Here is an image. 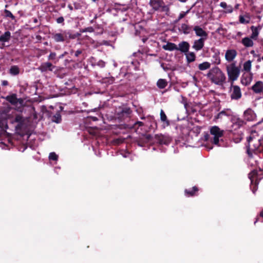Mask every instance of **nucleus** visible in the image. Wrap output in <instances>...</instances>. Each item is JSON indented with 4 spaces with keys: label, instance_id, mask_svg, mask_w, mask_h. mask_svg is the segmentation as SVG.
<instances>
[{
    "label": "nucleus",
    "instance_id": "1",
    "mask_svg": "<svg viewBox=\"0 0 263 263\" xmlns=\"http://www.w3.org/2000/svg\"><path fill=\"white\" fill-rule=\"evenodd\" d=\"M247 141L248 145L247 146V153L249 157L252 158L253 154L257 155L263 153V144L260 139L250 136Z\"/></svg>",
    "mask_w": 263,
    "mask_h": 263
},
{
    "label": "nucleus",
    "instance_id": "2",
    "mask_svg": "<svg viewBox=\"0 0 263 263\" xmlns=\"http://www.w3.org/2000/svg\"><path fill=\"white\" fill-rule=\"evenodd\" d=\"M206 77L212 83L218 85H223L226 80L224 73L219 67L216 66L209 71Z\"/></svg>",
    "mask_w": 263,
    "mask_h": 263
},
{
    "label": "nucleus",
    "instance_id": "3",
    "mask_svg": "<svg viewBox=\"0 0 263 263\" xmlns=\"http://www.w3.org/2000/svg\"><path fill=\"white\" fill-rule=\"evenodd\" d=\"M80 35V33L72 34L66 30H61L60 32L52 33L51 38L57 43H69L70 39H74Z\"/></svg>",
    "mask_w": 263,
    "mask_h": 263
},
{
    "label": "nucleus",
    "instance_id": "4",
    "mask_svg": "<svg viewBox=\"0 0 263 263\" xmlns=\"http://www.w3.org/2000/svg\"><path fill=\"white\" fill-rule=\"evenodd\" d=\"M10 122L12 124H16L15 130L18 135L23 136L21 132L27 127L26 119L22 115L16 114L10 119Z\"/></svg>",
    "mask_w": 263,
    "mask_h": 263
},
{
    "label": "nucleus",
    "instance_id": "5",
    "mask_svg": "<svg viewBox=\"0 0 263 263\" xmlns=\"http://www.w3.org/2000/svg\"><path fill=\"white\" fill-rule=\"evenodd\" d=\"M149 5L154 11L164 12L166 15L170 14V5H165L163 0H149Z\"/></svg>",
    "mask_w": 263,
    "mask_h": 263
},
{
    "label": "nucleus",
    "instance_id": "6",
    "mask_svg": "<svg viewBox=\"0 0 263 263\" xmlns=\"http://www.w3.org/2000/svg\"><path fill=\"white\" fill-rule=\"evenodd\" d=\"M249 178L251 180L250 187L253 193L257 190V185L259 181L262 178V171H259L254 170L249 174Z\"/></svg>",
    "mask_w": 263,
    "mask_h": 263
},
{
    "label": "nucleus",
    "instance_id": "7",
    "mask_svg": "<svg viewBox=\"0 0 263 263\" xmlns=\"http://www.w3.org/2000/svg\"><path fill=\"white\" fill-rule=\"evenodd\" d=\"M210 132L213 136L210 139L211 143L218 146H221L219 143L220 138L223 136L224 130L220 129L217 126H213L210 128Z\"/></svg>",
    "mask_w": 263,
    "mask_h": 263
},
{
    "label": "nucleus",
    "instance_id": "8",
    "mask_svg": "<svg viewBox=\"0 0 263 263\" xmlns=\"http://www.w3.org/2000/svg\"><path fill=\"white\" fill-rule=\"evenodd\" d=\"M227 71L229 78V80L231 82L236 81L239 76L240 69L236 66L235 63H232L230 65L227 66Z\"/></svg>",
    "mask_w": 263,
    "mask_h": 263
},
{
    "label": "nucleus",
    "instance_id": "9",
    "mask_svg": "<svg viewBox=\"0 0 263 263\" xmlns=\"http://www.w3.org/2000/svg\"><path fill=\"white\" fill-rule=\"evenodd\" d=\"M155 139L160 145H168L172 141V138L167 134H159L155 135Z\"/></svg>",
    "mask_w": 263,
    "mask_h": 263
},
{
    "label": "nucleus",
    "instance_id": "10",
    "mask_svg": "<svg viewBox=\"0 0 263 263\" xmlns=\"http://www.w3.org/2000/svg\"><path fill=\"white\" fill-rule=\"evenodd\" d=\"M5 99L11 104L14 106H17L18 105L22 106L24 102V101L22 98H17L15 93L7 96L5 98Z\"/></svg>",
    "mask_w": 263,
    "mask_h": 263
},
{
    "label": "nucleus",
    "instance_id": "11",
    "mask_svg": "<svg viewBox=\"0 0 263 263\" xmlns=\"http://www.w3.org/2000/svg\"><path fill=\"white\" fill-rule=\"evenodd\" d=\"M231 90L232 93L231 98L233 100H238L241 97V92L240 87L237 85H233V82H231Z\"/></svg>",
    "mask_w": 263,
    "mask_h": 263
},
{
    "label": "nucleus",
    "instance_id": "12",
    "mask_svg": "<svg viewBox=\"0 0 263 263\" xmlns=\"http://www.w3.org/2000/svg\"><path fill=\"white\" fill-rule=\"evenodd\" d=\"M193 30L195 32L196 36L200 37L199 39L206 40L208 37V33L199 26H193Z\"/></svg>",
    "mask_w": 263,
    "mask_h": 263
},
{
    "label": "nucleus",
    "instance_id": "13",
    "mask_svg": "<svg viewBox=\"0 0 263 263\" xmlns=\"http://www.w3.org/2000/svg\"><path fill=\"white\" fill-rule=\"evenodd\" d=\"M132 112V111L130 108L125 107L122 108L119 111H117V115L118 118L122 120L129 117Z\"/></svg>",
    "mask_w": 263,
    "mask_h": 263
},
{
    "label": "nucleus",
    "instance_id": "14",
    "mask_svg": "<svg viewBox=\"0 0 263 263\" xmlns=\"http://www.w3.org/2000/svg\"><path fill=\"white\" fill-rule=\"evenodd\" d=\"M55 68V66L53 65L51 63L49 62L42 63L41 65L39 67L38 69L42 72H45L47 71H52Z\"/></svg>",
    "mask_w": 263,
    "mask_h": 263
},
{
    "label": "nucleus",
    "instance_id": "15",
    "mask_svg": "<svg viewBox=\"0 0 263 263\" xmlns=\"http://www.w3.org/2000/svg\"><path fill=\"white\" fill-rule=\"evenodd\" d=\"M193 26H191L187 23H182L178 27L179 32L184 34H189L193 31Z\"/></svg>",
    "mask_w": 263,
    "mask_h": 263
},
{
    "label": "nucleus",
    "instance_id": "16",
    "mask_svg": "<svg viewBox=\"0 0 263 263\" xmlns=\"http://www.w3.org/2000/svg\"><path fill=\"white\" fill-rule=\"evenodd\" d=\"M11 37V34L9 31H7L0 35V42L2 43L1 49H3L6 46L5 43L9 42Z\"/></svg>",
    "mask_w": 263,
    "mask_h": 263
},
{
    "label": "nucleus",
    "instance_id": "17",
    "mask_svg": "<svg viewBox=\"0 0 263 263\" xmlns=\"http://www.w3.org/2000/svg\"><path fill=\"white\" fill-rule=\"evenodd\" d=\"M243 116L245 119L248 121H255L256 118V114L251 108H248L245 111Z\"/></svg>",
    "mask_w": 263,
    "mask_h": 263
},
{
    "label": "nucleus",
    "instance_id": "18",
    "mask_svg": "<svg viewBox=\"0 0 263 263\" xmlns=\"http://www.w3.org/2000/svg\"><path fill=\"white\" fill-rule=\"evenodd\" d=\"M206 40L199 39L194 41L192 48L196 51L201 50L204 45V42Z\"/></svg>",
    "mask_w": 263,
    "mask_h": 263
},
{
    "label": "nucleus",
    "instance_id": "19",
    "mask_svg": "<svg viewBox=\"0 0 263 263\" xmlns=\"http://www.w3.org/2000/svg\"><path fill=\"white\" fill-rule=\"evenodd\" d=\"M237 55V51L235 49H229L226 51L225 58L228 62L232 61Z\"/></svg>",
    "mask_w": 263,
    "mask_h": 263
},
{
    "label": "nucleus",
    "instance_id": "20",
    "mask_svg": "<svg viewBox=\"0 0 263 263\" xmlns=\"http://www.w3.org/2000/svg\"><path fill=\"white\" fill-rule=\"evenodd\" d=\"M261 27L260 25L258 26H252L250 29L252 31V34L250 36L251 39L256 40L259 35V31L261 30Z\"/></svg>",
    "mask_w": 263,
    "mask_h": 263
},
{
    "label": "nucleus",
    "instance_id": "21",
    "mask_svg": "<svg viewBox=\"0 0 263 263\" xmlns=\"http://www.w3.org/2000/svg\"><path fill=\"white\" fill-rule=\"evenodd\" d=\"M190 46V44L187 42L182 41L178 44L177 50H179L183 53H186L189 50Z\"/></svg>",
    "mask_w": 263,
    "mask_h": 263
},
{
    "label": "nucleus",
    "instance_id": "22",
    "mask_svg": "<svg viewBox=\"0 0 263 263\" xmlns=\"http://www.w3.org/2000/svg\"><path fill=\"white\" fill-rule=\"evenodd\" d=\"M199 189L197 186H194L191 189H185L184 193L187 197H193L198 195Z\"/></svg>",
    "mask_w": 263,
    "mask_h": 263
},
{
    "label": "nucleus",
    "instance_id": "23",
    "mask_svg": "<svg viewBox=\"0 0 263 263\" xmlns=\"http://www.w3.org/2000/svg\"><path fill=\"white\" fill-rule=\"evenodd\" d=\"M252 90L256 93H261L263 90V82L259 81L252 86Z\"/></svg>",
    "mask_w": 263,
    "mask_h": 263
},
{
    "label": "nucleus",
    "instance_id": "24",
    "mask_svg": "<svg viewBox=\"0 0 263 263\" xmlns=\"http://www.w3.org/2000/svg\"><path fill=\"white\" fill-rule=\"evenodd\" d=\"M162 48L165 50L173 51L178 49V46L173 43L167 42L166 45L162 46Z\"/></svg>",
    "mask_w": 263,
    "mask_h": 263
},
{
    "label": "nucleus",
    "instance_id": "25",
    "mask_svg": "<svg viewBox=\"0 0 263 263\" xmlns=\"http://www.w3.org/2000/svg\"><path fill=\"white\" fill-rule=\"evenodd\" d=\"M241 43L246 47H250L253 46V42L252 39L251 37H245L243 38L241 40Z\"/></svg>",
    "mask_w": 263,
    "mask_h": 263
},
{
    "label": "nucleus",
    "instance_id": "26",
    "mask_svg": "<svg viewBox=\"0 0 263 263\" xmlns=\"http://www.w3.org/2000/svg\"><path fill=\"white\" fill-rule=\"evenodd\" d=\"M233 112L230 109H227L221 111L217 115V118H222L223 116H232Z\"/></svg>",
    "mask_w": 263,
    "mask_h": 263
},
{
    "label": "nucleus",
    "instance_id": "27",
    "mask_svg": "<svg viewBox=\"0 0 263 263\" xmlns=\"http://www.w3.org/2000/svg\"><path fill=\"white\" fill-rule=\"evenodd\" d=\"M160 115L161 121L163 122L165 126H169L170 125V121L167 119L166 115L162 109L161 110Z\"/></svg>",
    "mask_w": 263,
    "mask_h": 263
},
{
    "label": "nucleus",
    "instance_id": "28",
    "mask_svg": "<svg viewBox=\"0 0 263 263\" xmlns=\"http://www.w3.org/2000/svg\"><path fill=\"white\" fill-rule=\"evenodd\" d=\"M187 62L189 63H192L195 61L196 55L193 52H187L185 53Z\"/></svg>",
    "mask_w": 263,
    "mask_h": 263
},
{
    "label": "nucleus",
    "instance_id": "29",
    "mask_svg": "<svg viewBox=\"0 0 263 263\" xmlns=\"http://www.w3.org/2000/svg\"><path fill=\"white\" fill-rule=\"evenodd\" d=\"M168 84L166 80L164 79H160L157 81V86L160 89H163L165 88Z\"/></svg>",
    "mask_w": 263,
    "mask_h": 263
},
{
    "label": "nucleus",
    "instance_id": "30",
    "mask_svg": "<svg viewBox=\"0 0 263 263\" xmlns=\"http://www.w3.org/2000/svg\"><path fill=\"white\" fill-rule=\"evenodd\" d=\"M232 121L233 124L238 125V127L242 126L245 123V121L242 119L236 116H234L232 118Z\"/></svg>",
    "mask_w": 263,
    "mask_h": 263
},
{
    "label": "nucleus",
    "instance_id": "31",
    "mask_svg": "<svg viewBox=\"0 0 263 263\" xmlns=\"http://www.w3.org/2000/svg\"><path fill=\"white\" fill-rule=\"evenodd\" d=\"M9 73L12 76H16L20 73V68L16 65L11 66L9 69Z\"/></svg>",
    "mask_w": 263,
    "mask_h": 263
},
{
    "label": "nucleus",
    "instance_id": "32",
    "mask_svg": "<svg viewBox=\"0 0 263 263\" xmlns=\"http://www.w3.org/2000/svg\"><path fill=\"white\" fill-rule=\"evenodd\" d=\"M211 67V64L208 62H204L198 65V69L200 70H205L208 69Z\"/></svg>",
    "mask_w": 263,
    "mask_h": 263
},
{
    "label": "nucleus",
    "instance_id": "33",
    "mask_svg": "<svg viewBox=\"0 0 263 263\" xmlns=\"http://www.w3.org/2000/svg\"><path fill=\"white\" fill-rule=\"evenodd\" d=\"M52 121L57 123H59L61 122L62 119L60 113L58 111L54 116H52Z\"/></svg>",
    "mask_w": 263,
    "mask_h": 263
},
{
    "label": "nucleus",
    "instance_id": "34",
    "mask_svg": "<svg viewBox=\"0 0 263 263\" xmlns=\"http://www.w3.org/2000/svg\"><path fill=\"white\" fill-rule=\"evenodd\" d=\"M4 16L6 17H9L12 20H15V17L14 16L12 13L9 11L7 9H5L4 11Z\"/></svg>",
    "mask_w": 263,
    "mask_h": 263
},
{
    "label": "nucleus",
    "instance_id": "35",
    "mask_svg": "<svg viewBox=\"0 0 263 263\" xmlns=\"http://www.w3.org/2000/svg\"><path fill=\"white\" fill-rule=\"evenodd\" d=\"M189 10H187L186 12H184V11H182L179 15L177 19H176L175 21V23H178L180 20H181V19H182L183 17H185V16L189 13Z\"/></svg>",
    "mask_w": 263,
    "mask_h": 263
},
{
    "label": "nucleus",
    "instance_id": "36",
    "mask_svg": "<svg viewBox=\"0 0 263 263\" xmlns=\"http://www.w3.org/2000/svg\"><path fill=\"white\" fill-rule=\"evenodd\" d=\"M251 68V62L249 60L243 64V69L246 71H250Z\"/></svg>",
    "mask_w": 263,
    "mask_h": 263
},
{
    "label": "nucleus",
    "instance_id": "37",
    "mask_svg": "<svg viewBox=\"0 0 263 263\" xmlns=\"http://www.w3.org/2000/svg\"><path fill=\"white\" fill-rule=\"evenodd\" d=\"M49 159L51 160L57 161L58 159V156L55 153L52 152L49 154Z\"/></svg>",
    "mask_w": 263,
    "mask_h": 263
},
{
    "label": "nucleus",
    "instance_id": "38",
    "mask_svg": "<svg viewBox=\"0 0 263 263\" xmlns=\"http://www.w3.org/2000/svg\"><path fill=\"white\" fill-rule=\"evenodd\" d=\"M124 138H119L114 140V143L117 145H119L124 142Z\"/></svg>",
    "mask_w": 263,
    "mask_h": 263
},
{
    "label": "nucleus",
    "instance_id": "39",
    "mask_svg": "<svg viewBox=\"0 0 263 263\" xmlns=\"http://www.w3.org/2000/svg\"><path fill=\"white\" fill-rule=\"evenodd\" d=\"M93 31H94V29L92 27H88L85 28L84 29H83L81 30V32H92Z\"/></svg>",
    "mask_w": 263,
    "mask_h": 263
},
{
    "label": "nucleus",
    "instance_id": "40",
    "mask_svg": "<svg viewBox=\"0 0 263 263\" xmlns=\"http://www.w3.org/2000/svg\"><path fill=\"white\" fill-rule=\"evenodd\" d=\"M239 21L241 24H248L249 23V21H246L242 15L239 16Z\"/></svg>",
    "mask_w": 263,
    "mask_h": 263
},
{
    "label": "nucleus",
    "instance_id": "41",
    "mask_svg": "<svg viewBox=\"0 0 263 263\" xmlns=\"http://www.w3.org/2000/svg\"><path fill=\"white\" fill-rule=\"evenodd\" d=\"M56 22L58 24H62L64 25V18L63 16L59 17L56 19Z\"/></svg>",
    "mask_w": 263,
    "mask_h": 263
},
{
    "label": "nucleus",
    "instance_id": "42",
    "mask_svg": "<svg viewBox=\"0 0 263 263\" xmlns=\"http://www.w3.org/2000/svg\"><path fill=\"white\" fill-rule=\"evenodd\" d=\"M7 133L6 129H4L1 125H0V140L1 139V138L6 135Z\"/></svg>",
    "mask_w": 263,
    "mask_h": 263
},
{
    "label": "nucleus",
    "instance_id": "43",
    "mask_svg": "<svg viewBox=\"0 0 263 263\" xmlns=\"http://www.w3.org/2000/svg\"><path fill=\"white\" fill-rule=\"evenodd\" d=\"M56 58V53L55 52H51L49 55L48 59L49 60H54Z\"/></svg>",
    "mask_w": 263,
    "mask_h": 263
},
{
    "label": "nucleus",
    "instance_id": "44",
    "mask_svg": "<svg viewBox=\"0 0 263 263\" xmlns=\"http://www.w3.org/2000/svg\"><path fill=\"white\" fill-rule=\"evenodd\" d=\"M225 9H226L225 12L226 13H232L233 11V7L231 5H228L227 6V8H226Z\"/></svg>",
    "mask_w": 263,
    "mask_h": 263
},
{
    "label": "nucleus",
    "instance_id": "45",
    "mask_svg": "<svg viewBox=\"0 0 263 263\" xmlns=\"http://www.w3.org/2000/svg\"><path fill=\"white\" fill-rule=\"evenodd\" d=\"M144 123L141 121H137L133 125L132 128H136V126L138 125V127L143 126Z\"/></svg>",
    "mask_w": 263,
    "mask_h": 263
},
{
    "label": "nucleus",
    "instance_id": "46",
    "mask_svg": "<svg viewBox=\"0 0 263 263\" xmlns=\"http://www.w3.org/2000/svg\"><path fill=\"white\" fill-rule=\"evenodd\" d=\"M82 51H83V50H82V49L77 50L74 52V56L76 57H78L80 54H81L82 53Z\"/></svg>",
    "mask_w": 263,
    "mask_h": 263
},
{
    "label": "nucleus",
    "instance_id": "47",
    "mask_svg": "<svg viewBox=\"0 0 263 263\" xmlns=\"http://www.w3.org/2000/svg\"><path fill=\"white\" fill-rule=\"evenodd\" d=\"M181 102L184 105H185L186 103H187V99L185 97H182V100H181Z\"/></svg>",
    "mask_w": 263,
    "mask_h": 263
},
{
    "label": "nucleus",
    "instance_id": "48",
    "mask_svg": "<svg viewBox=\"0 0 263 263\" xmlns=\"http://www.w3.org/2000/svg\"><path fill=\"white\" fill-rule=\"evenodd\" d=\"M220 6L224 9H226L227 8L228 5L227 4V3L224 2H222L220 3Z\"/></svg>",
    "mask_w": 263,
    "mask_h": 263
},
{
    "label": "nucleus",
    "instance_id": "49",
    "mask_svg": "<svg viewBox=\"0 0 263 263\" xmlns=\"http://www.w3.org/2000/svg\"><path fill=\"white\" fill-rule=\"evenodd\" d=\"M98 65L102 67H104L105 66V63L104 61L100 60L99 61Z\"/></svg>",
    "mask_w": 263,
    "mask_h": 263
},
{
    "label": "nucleus",
    "instance_id": "50",
    "mask_svg": "<svg viewBox=\"0 0 263 263\" xmlns=\"http://www.w3.org/2000/svg\"><path fill=\"white\" fill-rule=\"evenodd\" d=\"M211 138H210V135L208 134H206L205 135H204V140L205 141H208V140H210Z\"/></svg>",
    "mask_w": 263,
    "mask_h": 263
},
{
    "label": "nucleus",
    "instance_id": "51",
    "mask_svg": "<svg viewBox=\"0 0 263 263\" xmlns=\"http://www.w3.org/2000/svg\"><path fill=\"white\" fill-rule=\"evenodd\" d=\"M2 85L3 86H7L8 85V82L6 80H4L3 81H2Z\"/></svg>",
    "mask_w": 263,
    "mask_h": 263
},
{
    "label": "nucleus",
    "instance_id": "52",
    "mask_svg": "<svg viewBox=\"0 0 263 263\" xmlns=\"http://www.w3.org/2000/svg\"><path fill=\"white\" fill-rule=\"evenodd\" d=\"M114 80V78H111L110 79H109L108 80V82L110 84H111L113 83V81Z\"/></svg>",
    "mask_w": 263,
    "mask_h": 263
},
{
    "label": "nucleus",
    "instance_id": "53",
    "mask_svg": "<svg viewBox=\"0 0 263 263\" xmlns=\"http://www.w3.org/2000/svg\"><path fill=\"white\" fill-rule=\"evenodd\" d=\"M68 8L69 9V10H70V11H72V10H73V7H72V5H70V4H69V5H68Z\"/></svg>",
    "mask_w": 263,
    "mask_h": 263
},
{
    "label": "nucleus",
    "instance_id": "54",
    "mask_svg": "<svg viewBox=\"0 0 263 263\" xmlns=\"http://www.w3.org/2000/svg\"><path fill=\"white\" fill-rule=\"evenodd\" d=\"M146 139L147 140H149L152 138V136H151V135H146Z\"/></svg>",
    "mask_w": 263,
    "mask_h": 263
},
{
    "label": "nucleus",
    "instance_id": "55",
    "mask_svg": "<svg viewBox=\"0 0 263 263\" xmlns=\"http://www.w3.org/2000/svg\"><path fill=\"white\" fill-rule=\"evenodd\" d=\"M33 21L34 23H36L37 22V19L36 18H33Z\"/></svg>",
    "mask_w": 263,
    "mask_h": 263
},
{
    "label": "nucleus",
    "instance_id": "56",
    "mask_svg": "<svg viewBox=\"0 0 263 263\" xmlns=\"http://www.w3.org/2000/svg\"><path fill=\"white\" fill-rule=\"evenodd\" d=\"M189 104H188V103H186V105H184V108L186 109H187V108L189 107Z\"/></svg>",
    "mask_w": 263,
    "mask_h": 263
},
{
    "label": "nucleus",
    "instance_id": "57",
    "mask_svg": "<svg viewBox=\"0 0 263 263\" xmlns=\"http://www.w3.org/2000/svg\"><path fill=\"white\" fill-rule=\"evenodd\" d=\"M260 216L263 218V209L260 213Z\"/></svg>",
    "mask_w": 263,
    "mask_h": 263
},
{
    "label": "nucleus",
    "instance_id": "58",
    "mask_svg": "<svg viewBox=\"0 0 263 263\" xmlns=\"http://www.w3.org/2000/svg\"><path fill=\"white\" fill-rule=\"evenodd\" d=\"M37 1L40 3H42L44 0H37Z\"/></svg>",
    "mask_w": 263,
    "mask_h": 263
},
{
    "label": "nucleus",
    "instance_id": "59",
    "mask_svg": "<svg viewBox=\"0 0 263 263\" xmlns=\"http://www.w3.org/2000/svg\"><path fill=\"white\" fill-rule=\"evenodd\" d=\"M103 44H104V45H108L107 41H103Z\"/></svg>",
    "mask_w": 263,
    "mask_h": 263
},
{
    "label": "nucleus",
    "instance_id": "60",
    "mask_svg": "<svg viewBox=\"0 0 263 263\" xmlns=\"http://www.w3.org/2000/svg\"><path fill=\"white\" fill-rule=\"evenodd\" d=\"M178 1L182 3H185L186 2L187 0H178Z\"/></svg>",
    "mask_w": 263,
    "mask_h": 263
},
{
    "label": "nucleus",
    "instance_id": "61",
    "mask_svg": "<svg viewBox=\"0 0 263 263\" xmlns=\"http://www.w3.org/2000/svg\"><path fill=\"white\" fill-rule=\"evenodd\" d=\"M220 59H219L218 60V62H215V63H216L217 64H220Z\"/></svg>",
    "mask_w": 263,
    "mask_h": 263
},
{
    "label": "nucleus",
    "instance_id": "62",
    "mask_svg": "<svg viewBox=\"0 0 263 263\" xmlns=\"http://www.w3.org/2000/svg\"><path fill=\"white\" fill-rule=\"evenodd\" d=\"M258 219H259L258 218H257L256 219V220H255V222H254V224H256V223L258 221Z\"/></svg>",
    "mask_w": 263,
    "mask_h": 263
},
{
    "label": "nucleus",
    "instance_id": "63",
    "mask_svg": "<svg viewBox=\"0 0 263 263\" xmlns=\"http://www.w3.org/2000/svg\"><path fill=\"white\" fill-rule=\"evenodd\" d=\"M260 60H261V59H260V58H259V59L257 60V61H258V62H260Z\"/></svg>",
    "mask_w": 263,
    "mask_h": 263
},
{
    "label": "nucleus",
    "instance_id": "64",
    "mask_svg": "<svg viewBox=\"0 0 263 263\" xmlns=\"http://www.w3.org/2000/svg\"><path fill=\"white\" fill-rule=\"evenodd\" d=\"M254 53V51H253V50L251 52V53H252V54H253Z\"/></svg>",
    "mask_w": 263,
    "mask_h": 263
}]
</instances>
